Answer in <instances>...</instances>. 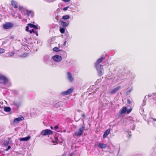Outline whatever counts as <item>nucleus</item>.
<instances>
[{"mask_svg": "<svg viewBox=\"0 0 156 156\" xmlns=\"http://www.w3.org/2000/svg\"><path fill=\"white\" fill-rule=\"evenodd\" d=\"M14 53L12 52V53H11V54H10V55L11 56H13V55H14Z\"/></svg>", "mask_w": 156, "mask_h": 156, "instance_id": "nucleus-39", "label": "nucleus"}, {"mask_svg": "<svg viewBox=\"0 0 156 156\" xmlns=\"http://www.w3.org/2000/svg\"><path fill=\"white\" fill-rule=\"evenodd\" d=\"M53 50L54 51H55L56 52H58L61 51L59 49V48L57 47H55L53 48Z\"/></svg>", "mask_w": 156, "mask_h": 156, "instance_id": "nucleus-22", "label": "nucleus"}, {"mask_svg": "<svg viewBox=\"0 0 156 156\" xmlns=\"http://www.w3.org/2000/svg\"><path fill=\"white\" fill-rule=\"evenodd\" d=\"M59 127L58 125H56L54 127V128L55 129H58Z\"/></svg>", "mask_w": 156, "mask_h": 156, "instance_id": "nucleus-31", "label": "nucleus"}, {"mask_svg": "<svg viewBox=\"0 0 156 156\" xmlns=\"http://www.w3.org/2000/svg\"><path fill=\"white\" fill-rule=\"evenodd\" d=\"M24 119V118L23 116L15 118L13 120V123H18L20 121L23 120Z\"/></svg>", "mask_w": 156, "mask_h": 156, "instance_id": "nucleus-9", "label": "nucleus"}, {"mask_svg": "<svg viewBox=\"0 0 156 156\" xmlns=\"http://www.w3.org/2000/svg\"><path fill=\"white\" fill-rule=\"evenodd\" d=\"M60 31L62 34H64L65 32V29L63 27H60Z\"/></svg>", "mask_w": 156, "mask_h": 156, "instance_id": "nucleus-23", "label": "nucleus"}, {"mask_svg": "<svg viewBox=\"0 0 156 156\" xmlns=\"http://www.w3.org/2000/svg\"><path fill=\"white\" fill-rule=\"evenodd\" d=\"M132 90V89H129V90H128V92H130L131 90Z\"/></svg>", "mask_w": 156, "mask_h": 156, "instance_id": "nucleus-41", "label": "nucleus"}, {"mask_svg": "<svg viewBox=\"0 0 156 156\" xmlns=\"http://www.w3.org/2000/svg\"><path fill=\"white\" fill-rule=\"evenodd\" d=\"M85 128V126H82L79 129L78 131L75 133L74 136H81L83 134V131L84 130Z\"/></svg>", "mask_w": 156, "mask_h": 156, "instance_id": "nucleus-1", "label": "nucleus"}, {"mask_svg": "<svg viewBox=\"0 0 156 156\" xmlns=\"http://www.w3.org/2000/svg\"><path fill=\"white\" fill-rule=\"evenodd\" d=\"M127 111V108L126 107H123L120 109V115L125 114Z\"/></svg>", "mask_w": 156, "mask_h": 156, "instance_id": "nucleus-13", "label": "nucleus"}, {"mask_svg": "<svg viewBox=\"0 0 156 156\" xmlns=\"http://www.w3.org/2000/svg\"><path fill=\"white\" fill-rule=\"evenodd\" d=\"M57 18V17H56V19H58V18Z\"/></svg>", "mask_w": 156, "mask_h": 156, "instance_id": "nucleus-44", "label": "nucleus"}, {"mask_svg": "<svg viewBox=\"0 0 156 156\" xmlns=\"http://www.w3.org/2000/svg\"><path fill=\"white\" fill-rule=\"evenodd\" d=\"M23 9V6H20L19 7V10L22 12Z\"/></svg>", "mask_w": 156, "mask_h": 156, "instance_id": "nucleus-28", "label": "nucleus"}, {"mask_svg": "<svg viewBox=\"0 0 156 156\" xmlns=\"http://www.w3.org/2000/svg\"><path fill=\"white\" fill-rule=\"evenodd\" d=\"M155 121H156V119H155Z\"/></svg>", "mask_w": 156, "mask_h": 156, "instance_id": "nucleus-46", "label": "nucleus"}, {"mask_svg": "<svg viewBox=\"0 0 156 156\" xmlns=\"http://www.w3.org/2000/svg\"><path fill=\"white\" fill-rule=\"evenodd\" d=\"M53 133V131L49 129H46L42 131L41 134L43 136H45L51 135Z\"/></svg>", "mask_w": 156, "mask_h": 156, "instance_id": "nucleus-2", "label": "nucleus"}, {"mask_svg": "<svg viewBox=\"0 0 156 156\" xmlns=\"http://www.w3.org/2000/svg\"><path fill=\"white\" fill-rule=\"evenodd\" d=\"M30 33V34H32L33 33H34L35 31L33 29H32L31 30H30L29 31Z\"/></svg>", "mask_w": 156, "mask_h": 156, "instance_id": "nucleus-29", "label": "nucleus"}, {"mask_svg": "<svg viewBox=\"0 0 156 156\" xmlns=\"http://www.w3.org/2000/svg\"><path fill=\"white\" fill-rule=\"evenodd\" d=\"M11 5L12 6L15 8H17L18 7L17 3L14 0L11 1Z\"/></svg>", "mask_w": 156, "mask_h": 156, "instance_id": "nucleus-18", "label": "nucleus"}, {"mask_svg": "<svg viewBox=\"0 0 156 156\" xmlns=\"http://www.w3.org/2000/svg\"><path fill=\"white\" fill-rule=\"evenodd\" d=\"M68 8H69V7H65V8H64V9H63V10H64V11H66V10L67 9H68Z\"/></svg>", "mask_w": 156, "mask_h": 156, "instance_id": "nucleus-33", "label": "nucleus"}, {"mask_svg": "<svg viewBox=\"0 0 156 156\" xmlns=\"http://www.w3.org/2000/svg\"><path fill=\"white\" fill-rule=\"evenodd\" d=\"M34 33L37 36H38V34L36 31H35Z\"/></svg>", "mask_w": 156, "mask_h": 156, "instance_id": "nucleus-36", "label": "nucleus"}, {"mask_svg": "<svg viewBox=\"0 0 156 156\" xmlns=\"http://www.w3.org/2000/svg\"><path fill=\"white\" fill-rule=\"evenodd\" d=\"M66 41H65L64 42V45H66Z\"/></svg>", "mask_w": 156, "mask_h": 156, "instance_id": "nucleus-42", "label": "nucleus"}, {"mask_svg": "<svg viewBox=\"0 0 156 156\" xmlns=\"http://www.w3.org/2000/svg\"><path fill=\"white\" fill-rule=\"evenodd\" d=\"M98 71V75L100 76H101L103 73H104V70L103 68V67L102 68H101L99 67L98 69H97Z\"/></svg>", "mask_w": 156, "mask_h": 156, "instance_id": "nucleus-11", "label": "nucleus"}, {"mask_svg": "<svg viewBox=\"0 0 156 156\" xmlns=\"http://www.w3.org/2000/svg\"><path fill=\"white\" fill-rule=\"evenodd\" d=\"M132 108H130L129 109H127V111H126V113L127 114H129L132 111Z\"/></svg>", "mask_w": 156, "mask_h": 156, "instance_id": "nucleus-26", "label": "nucleus"}, {"mask_svg": "<svg viewBox=\"0 0 156 156\" xmlns=\"http://www.w3.org/2000/svg\"><path fill=\"white\" fill-rule=\"evenodd\" d=\"M53 60L57 62H59L62 60V57L61 56L56 55L53 56L52 57Z\"/></svg>", "mask_w": 156, "mask_h": 156, "instance_id": "nucleus-8", "label": "nucleus"}, {"mask_svg": "<svg viewBox=\"0 0 156 156\" xmlns=\"http://www.w3.org/2000/svg\"><path fill=\"white\" fill-rule=\"evenodd\" d=\"M105 58V57H103L97 60L95 65V67L97 69H98L99 67H100L101 68H102V65H100V63Z\"/></svg>", "mask_w": 156, "mask_h": 156, "instance_id": "nucleus-3", "label": "nucleus"}, {"mask_svg": "<svg viewBox=\"0 0 156 156\" xmlns=\"http://www.w3.org/2000/svg\"><path fill=\"white\" fill-rule=\"evenodd\" d=\"M27 14L28 16H29L32 13V11L31 10H27Z\"/></svg>", "mask_w": 156, "mask_h": 156, "instance_id": "nucleus-25", "label": "nucleus"}, {"mask_svg": "<svg viewBox=\"0 0 156 156\" xmlns=\"http://www.w3.org/2000/svg\"><path fill=\"white\" fill-rule=\"evenodd\" d=\"M110 131V129H108L105 132L103 135V137L104 138H105L106 136L109 134Z\"/></svg>", "mask_w": 156, "mask_h": 156, "instance_id": "nucleus-17", "label": "nucleus"}, {"mask_svg": "<svg viewBox=\"0 0 156 156\" xmlns=\"http://www.w3.org/2000/svg\"><path fill=\"white\" fill-rule=\"evenodd\" d=\"M127 102H128V103L129 104H130L131 103V101L130 100H127Z\"/></svg>", "mask_w": 156, "mask_h": 156, "instance_id": "nucleus-35", "label": "nucleus"}, {"mask_svg": "<svg viewBox=\"0 0 156 156\" xmlns=\"http://www.w3.org/2000/svg\"><path fill=\"white\" fill-rule=\"evenodd\" d=\"M30 138V136H28L25 137H23V138H21L19 139V140L21 141H27L29 140Z\"/></svg>", "mask_w": 156, "mask_h": 156, "instance_id": "nucleus-16", "label": "nucleus"}, {"mask_svg": "<svg viewBox=\"0 0 156 156\" xmlns=\"http://www.w3.org/2000/svg\"><path fill=\"white\" fill-rule=\"evenodd\" d=\"M26 31H29V27L28 26H27L26 27Z\"/></svg>", "mask_w": 156, "mask_h": 156, "instance_id": "nucleus-32", "label": "nucleus"}, {"mask_svg": "<svg viewBox=\"0 0 156 156\" xmlns=\"http://www.w3.org/2000/svg\"><path fill=\"white\" fill-rule=\"evenodd\" d=\"M14 36L12 35L10 37V39H13L14 38Z\"/></svg>", "mask_w": 156, "mask_h": 156, "instance_id": "nucleus-38", "label": "nucleus"}, {"mask_svg": "<svg viewBox=\"0 0 156 156\" xmlns=\"http://www.w3.org/2000/svg\"><path fill=\"white\" fill-rule=\"evenodd\" d=\"M98 143V147L102 149L105 148L107 147V145L106 144L103 143H100L99 142Z\"/></svg>", "mask_w": 156, "mask_h": 156, "instance_id": "nucleus-12", "label": "nucleus"}, {"mask_svg": "<svg viewBox=\"0 0 156 156\" xmlns=\"http://www.w3.org/2000/svg\"><path fill=\"white\" fill-rule=\"evenodd\" d=\"M5 50L1 48H0V54L3 53L5 52Z\"/></svg>", "mask_w": 156, "mask_h": 156, "instance_id": "nucleus-27", "label": "nucleus"}, {"mask_svg": "<svg viewBox=\"0 0 156 156\" xmlns=\"http://www.w3.org/2000/svg\"><path fill=\"white\" fill-rule=\"evenodd\" d=\"M121 88V87L119 86L117 87H116L113 89L111 92L110 93L112 94H113L116 93Z\"/></svg>", "mask_w": 156, "mask_h": 156, "instance_id": "nucleus-14", "label": "nucleus"}, {"mask_svg": "<svg viewBox=\"0 0 156 156\" xmlns=\"http://www.w3.org/2000/svg\"><path fill=\"white\" fill-rule=\"evenodd\" d=\"M57 18V17H56V19H58V18Z\"/></svg>", "mask_w": 156, "mask_h": 156, "instance_id": "nucleus-45", "label": "nucleus"}, {"mask_svg": "<svg viewBox=\"0 0 156 156\" xmlns=\"http://www.w3.org/2000/svg\"><path fill=\"white\" fill-rule=\"evenodd\" d=\"M67 74L68 79L69 81L71 82L73 81L74 79L73 77L72 76L71 73L69 72H68Z\"/></svg>", "mask_w": 156, "mask_h": 156, "instance_id": "nucleus-15", "label": "nucleus"}, {"mask_svg": "<svg viewBox=\"0 0 156 156\" xmlns=\"http://www.w3.org/2000/svg\"><path fill=\"white\" fill-rule=\"evenodd\" d=\"M74 154L73 152L69 154V156H74Z\"/></svg>", "mask_w": 156, "mask_h": 156, "instance_id": "nucleus-34", "label": "nucleus"}, {"mask_svg": "<svg viewBox=\"0 0 156 156\" xmlns=\"http://www.w3.org/2000/svg\"><path fill=\"white\" fill-rule=\"evenodd\" d=\"M51 129H53V127H52V126H51Z\"/></svg>", "mask_w": 156, "mask_h": 156, "instance_id": "nucleus-43", "label": "nucleus"}, {"mask_svg": "<svg viewBox=\"0 0 156 156\" xmlns=\"http://www.w3.org/2000/svg\"><path fill=\"white\" fill-rule=\"evenodd\" d=\"M62 18L64 20H67L70 18V16L68 15H65L62 16Z\"/></svg>", "mask_w": 156, "mask_h": 156, "instance_id": "nucleus-20", "label": "nucleus"}, {"mask_svg": "<svg viewBox=\"0 0 156 156\" xmlns=\"http://www.w3.org/2000/svg\"><path fill=\"white\" fill-rule=\"evenodd\" d=\"M74 88L73 87L71 88L67 91L63 92L62 93V94L63 96L68 95L72 93L73 90Z\"/></svg>", "mask_w": 156, "mask_h": 156, "instance_id": "nucleus-6", "label": "nucleus"}, {"mask_svg": "<svg viewBox=\"0 0 156 156\" xmlns=\"http://www.w3.org/2000/svg\"><path fill=\"white\" fill-rule=\"evenodd\" d=\"M9 140H5L4 143V145L5 146H7L9 144Z\"/></svg>", "mask_w": 156, "mask_h": 156, "instance_id": "nucleus-24", "label": "nucleus"}, {"mask_svg": "<svg viewBox=\"0 0 156 156\" xmlns=\"http://www.w3.org/2000/svg\"><path fill=\"white\" fill-rule=\"evenodd\" d=\"M8 82V80L5 76L3 75L0 76V83L5 84Z\"/></svg>", "mask_w": 156, "mask_h": 156, "instance_id": "nucleus-5", "label": "nucleus"}, {"mask_svg": "<svg viewBox=\"0 0 156 156\" xmlns=\"http://www.w3.org/2000/svg\"><path fill=\"white\" fill-rule=\"evenodd\" d=\"M13 27V24L10 22H7L3 25V27L5 29H10Z\"/></svg>", "mask_w": 156, "mask_h": 156, "instance_id": "nucleus-4", "label": "nucleus"}, {"mask_svg": "<svg viewBox=\"0 0 156 156\" xmlns=\"http://www.w3.org/2000/svg\"><path fill=\"white\" fill-rule=\"evenodd\" d=\"M81 115L82 116L83 118H84L85 117V114H82Z\"/></svg>", "mask_w": 156, "mask_h": 156, "instance_id": "nucleus-37", "label": "nucleus"}, {"mask_svg": "<svg viewBox=\"0 0 156 156\" xmlns=\"http://www.w3.org/2000/svg\"><path fill=\"white\" fill-rule=\"evenodd\" d=\"M28 25L30 28H33L36 30L38 29L37 27L35 25L32 24L31 23H28Z\"/></svg>", "mask_w": 156, "mask_h": 156, "instance_id": "nucleus-19", "label": "nucleus"}, {"mask_svg": "<svg viewBox=\"0 0 156 156\" xmlns=\"http://www.w3.org/2000/svg\"><path fill=\"white\" fill-rule=\"evenodd\" d=\"M4 110L6 112H9L11 110V108L9 107H6L4 108Z\"/></svg>", "mask_w": 156, "mask_h": 156, "instance_id": "nucleus-21", "label": "nucleus"}, {"mask_svg": "<svg viewBox=\"0 0 156 156\" xmlns=\"http://www.w3.org/2000/svg\"><path fill=\"white\" fill-rule=\"evenodd\" d=\"M74 88L73 87L71 88L67 91L63 92L62 93V94L63 96L68 95L72 93L73 90Z\"/></svg>", "mask_w": 156, "mask_h": 156, "instance_id": "nucleus-7", "label": "nucleus"}, {"mask_svg": "<svg viewBox=\"0 0 156 156\" xmlns=\"http://www.w3.org/2000/svg\"><path fill=\"white\" fill-rule=\"evenodd\" d=\"M59 22L61 24L63 27H67L68 26L69 23V21L65 22L63 21L60 20Z\"/></svg>", "mask_w": 156, "mask_h": 156, "instance_id": "nucleus-10", "label": "nucleus"}, {"mask_svg": "<svg viewBox=\"0 0 156 156\" xmlns=\"http://www.w3.org/2000/svg\"><path fill=\"white\" fill-rule=\"evenodd\" d=\"M63 1H64L65 2H68L70 1V0H63Z\"/></svg>", "mask_w": 156, "mask_h": 156, "instance_id": "nucleus-40", "label": "nucleus"}, {"mask_svg": "<svg viewBox=\"0 0 156 156\" xmlns=\"http://www.w3.org/2000/svg\"><path fill=\"white\" fill-rule=\"evenodd\" d=\"M11 148V147L10 146H9L5 150V151H8Z\"/></svg>", "mask_w": 156, "mask_h": 156, "instance_id": "nucleus-30", "label": "nucleus"}]
</instances>
